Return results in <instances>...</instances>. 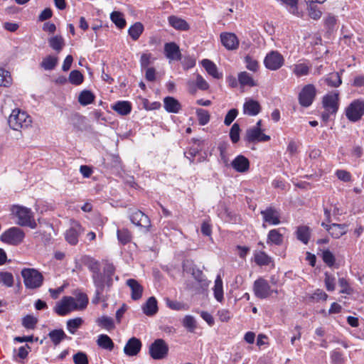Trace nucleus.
I'll return each instance as SVG.
<instances>
[{
  "label": "nucleus",
  "mask_w": 364,
  "mask_h": 364,
  "mask_svg": "<svg viewBox=\"0 0 364 364\" xmlns=\"http://www.w3.org/2000/svg\"><path fill=\"white\" fill-rule=\"evenodd\" d=\"M87 267L92 272V279L95 289L109 291L113 285V276L116 270L114 266L112 264L107 263L102 272L100 263L93 259L90 261Z\"/></svg>",
  "instance_id": "nucleus-1"
},
{
  "label": "nucleus",
  "mask_w": 364,
  "mask_h": 364,
  "mask_svg": "<svg viewBox=\"0 0 364 364\" xmlns=\"http://www.w3.org/2000/svg\"><path fill=\"white\" fill-rule=\"evenodd\" d=\"M11 212L19 225L29 228L37 226L33 213L31 208L23 205H14L11 208Z\"/></svg>",
  "instance_id": "nucleus-2"
},
{
  "label": "nucleus",
  "mask_w": 364,
  "mask_h": 364,
  "mask_svg": "<svg viewBox=\"0 0 364 364\" xmlns=\"http://www.w3.org/2000/svg\"><path fill=\"white\" fill-rule=\"evenodd\" d=\"M31 122V117L20 109H13L8 118L9 126L15 131L28 127Z\"/></svg>",
  "instance_id": "nucleus-3"
},
{
  "label": "nucleus",
  "mask_w": 364,
  "mask_h": 364,
  "mask_svg": "<svg viewBox=\"0 0 364 364\" xmlns=\"http://www.w3.org/2000/svg\"><path fill=\"white\" fill-rule=\"evenodd\" d=\"M21 276L27 289H34L42 286L43 276L36 269L24 268L21 271Z\"/></svg>",
  "instance_id": "nucleus-4"
},
{
  "label": "nucleus",
  "mask_w": 364,
  "mask_h": 364,
  "mask_svg": "<svg viewBox=\"0 0 364 364\" xmlns=\"http://www.w3.org/2000/svg\"><path fill=\"white\" fill-rule=\"evenodd\" d=\"M364 115V100H353L346 109V116L353 122L359 121Z\"/></svg>",
  "instance_id": "nucleus-5"
},
{
  "label": "nucleus",
  "mask_w": 364,
  "mask_h": 364,
  "mask_svg": "<svg viewBox=\"0 0 364 364\" xmlns=\"http://www.w3.org/2000/svg\"><path fill=\"white\" fill-rule=\"evenodd\" d=\"M317 90L313 84H308L303 87L299 94V102L304 107H310L314 101Z\"/></svg>",
  "instance_id": "nucleus-6"
},
{
  "label": "nucleus",
  "mask_w": 364,
  "mask_h": 364,
  "mask_svg": "<svg viewBox=\"0 0 364 364\" xmlns=\"http://www.w3.org/2000/svg\"><path fill=\"white\" fill-rule=\"evenodd\" d=\"M168 353V346L161 339H156L149 346L150 356L154 360H161L166 357Z\"/></svg>",
  "instance_id": "nucleus-7"
},
{
  "label": "nucleus",
  "mask_w": 364,
  "mask_h": 364,
  "mask_svg": "<svg viewBox=\"0 0 364 364\" xmlns=\"http://www.w3.org/2000/svg\"><path fill=\"white\" fill-rule=\"evenodd\" d=\"M25 237L22 229H7L1 236L0 240L6 244L17 245L21 243Z\"/></svg>",
  "instance_id": "nucleus-8"
},
{
  "label": "nucleus",
  "mask_w": 364,
  "mask_h": 364,
  "mask_svg": "<svg viewBox=\"0 0 364 364\" xmlns=\"http://www.w3.org/2000/svg\"><path fill=\"white\" fill-rule=\"evenodd\" d=\"M284 58L283 55L277 50L270 51L264 59V66L270 70H277L283 66Z\"/></svg>",
  "instance_id": "nucleus-9"
},
{
  "label": "nucleus",
  "mask_w": 364,
  "mask_h": 364,
  "mask_svg": "<svg viewBox=\"0 0 364 364\" xmlns=\"http://www.w3.org/2000/svg\"><path fill=\"white\" fill-rule=\"evenodd\" d=\"M253 291L255 296L260 299H267L272 292L277 293V290H272L267 280L259 278L255 280L253 284Z\"/></svg>",
  "instance_id": "nucleus-10"
},
{
  "label": "nucleus",
  "mask_w": 364,
  "mask_h": 364,
  "mask_svg": "<svg viewBox=\"0 0 364 364\" xmlns=\"http://www.w3.org/2000/svg\"><path fill=\"white\" fill-rule=\"evenodd\" d=\"M75 299L72 296H63L54 308V311L59 316H63L72 311L76 310Z\"/></svg>",
  "instance_id": "nucleus-11"
},
{
  "label": "nucleus",
  "mask_w": 364,
  "mask_h": 364,
  "mask_svg": "<svg viewBox=\"0 0 364 364\" xmlns=\"http://www.w3.org/2000/svg\"><path fill=\"white\" fill-rule=\"evenodd\" d=\"M322 105L326 111L336 114L339 107V92L334 91L323 97Z\"/></svg>",
  "instance_id": "nucleus-12"
},
{
  "label": "nucleus",
  "mask_w": 364,
  "mask_h": 364,
  "mask_svg": "<svg viewBox=\"0 0 364 364\" xmlns=\"http://www.w3.org/2000/svg\"><path fill=\"white\" fill-rule=\"evenodd\" d=\"M245 139L248 142L255 141H268L270 140V136L262 133L261 129L250 128L247 130Z\"/></svg>",
  "instance_id": "nucleus-13"
},
{
  "label": "nucleus",
  "mask_w": 364,
  "mask_h": 364,
  "mask_svg": "<svg viewBox=\"0 0 364 364\" xmlns=\"http://www.w3.org/2000/svg\"><path fill=\"white\" fill-rule=\"evenodd\" d=\"M131 222L139 228H151L149 217L139 210L133 211L130 216Z\"/></svg>",
  "instance_id": "nucleus-14"
},
{
  "label": "nucleus",
  "mask_w": 364,
  "mask_h": 364,
  "mask_svg": "<svg viewBox=\"0 0 364 364\" xmlns=\"http://www.w3.org/2000/svg\"><path fill=\"white\" fill-rule=\"evenodd\" d=\"M264 221L269 225H277L280 223L279 212L273 208H268L261 212Z\"/></svg>",
  "instance_id": "nucleus-15"
},
{
  "label": "nucleus",
  "mask_w": 364,
  "mask_h": 364,
  "mask_svg": "<svg viewBox=\"0 0 364 364\" xmlns=\"http://www.w3.org/2000/svg\"><path fill=\"white\" fill-rule=\"evenodd\" d=\"M141 341L136 337H132L127 342L124 348V353L128 356H135L141 350Z\"/></svg>",
  "instance_id": "nucleus-16"
},
{
  "label": "nucleus",
  "mask_w": 364,
  "mask_h": 364,
  "mask_svg": "<svg viewBox=\"0 0 364 364\" xmlns=\"http://www.w3.org/2000/svg\"><path fill=\"white\" fill-rule=\"evenodd\" d=\"M220 40L223 46L228 50H236L239 46V40L235 33H223L220 34Z\"/></svg>",
  "instance_id": "nucleus-17"
},
{
  "label": "nucleus",
  "mask_w": 364,
  "mask_h": 364,
  "mask_svg": "<svg viewBox=\"0 0 364 364\" xmlns=\"http://www.w3.org/2000/svg\"><path fill=\"white\" fill-rule=\"evenodd\" d=\"M164 53L166 57L170 60H180L181 59L179 46L174 42L165 43Z\"/></svg>",
  "instance_id": "nucleus-18"
},
{
  "label": "nucleus",
  "mask_w": 364,
  "mask_h": 364,
  "mask_svg": "<svg viewBox=\"0 0 364 364\" xmlns=\"http://www.w3.org/2000/svg\"><path fill=\"white\" fill-rule=\"evenodd\" d=\"M259 103L252 99H246L243 105V113L249 116H256L261 112Z\"/></svg>",
  "instance_id": "nucleus-19"
},
{
  "label": "nucleus",
  "mask_w": 364,
  "mask_h": 364,
  "mask_svg": "<svg viewBox=\"0 0 364 364\" xmlns=\"http://www.w3.org/2000/svg\"><path fill=\"white\" fill-rule=\"evenodd\" d=\"M232 167L237 172L243 173L250 168V161L243 155H239L231 162Z\"/></svg>",
  "instance_id": "nucleus-20"
},
{
  "label": "nucleus",
  "mask_w": 364,
  "mask_h": 364,
  "mask_svg": "<svg viewBox=\"0 0 364 364\" xmlns=\"http://www.w3.org/2000/svg\"><path fill=\"white\" fill-rule=\"evenodd\" d=\"M164 107L169 113H178L182 109L180 102L173 97H166L164 99Z\"/></svg>",
  "instance_id": "nucleus-21"
},
{
  "label": "nucleus",
  "mask_w": 364,
  "mask_h": 364,
  "mask_svg": "<svg viewBox=\"0 0 364 364\" xmlns=\"http://www.w3.org/2000/svg\"><path fill=\"white\" fill-rule=\"evenodd\" d=\"M127 286L131 289V297L133 300H139L143 293V287L134 279H129L127 280Z\"/></svg>",
  "instance_id": "nucleus-22"
},
{
  "label": "nucleus",
  "mask_w": 364,
  "mask_h": 364,
  "mask_svg": "<svg viewBox=\"0 0 364 364\" xmlns=\"http://www.w3.org/2000/svg\"><path fill=\"white\" fill-rule=\"evenodd\" d=\"M142 310L144 314L148 316L155 315L158 311L157 301L154 296L149 297L146 303L142 306Z\"/></svg>",
  "instance_id": "nucleus-23"
},
{
  "label": "nucleus",
  "mask_w": 364,
  "mask_h": 364,
  "mask_svg": "<svg viewBox=\"0 0 364 364\" xmlns=\"http://www.w3.org/2000/svg\"><path fill=\"white\" fill-rule=\"evenodd\" d=\"M311 68V64L309 61L303 62L294 65L292 72L297 77H301L308 75Z\"/></svg>",
  "instance_id": "nucleus-24"
},
{
  "label": "nucleus",
  "mask_w": 364,
  "mask_h": 364,
  "mask_svg": "<svg viewBox=\"0 0 364 364\" xmlns=\"http://www.w3.org/2000/svg\"><path fill=\"white\" fill-rule=\"evenodd\" d=\"M113 110L120 115H127L132 111V104L128 101H118L112 106Z\"/></svg>",
  "instance_id": "nucleus-25"
},
{
  "label": "nucleus",
  "mask_w": 364,
  "mask_h": 364,
  "mask_svg": "<svg viewBox=\"0 0 364 364\" xmlns=\"http://www.w3.org/2000/svg\"><path fill=\"white\" fill-rule=\"evenodd\" d=\"M168 23L176 30L188 31L189 29V25L185 20L175 16L168 17Z\"/></svg>",
  "instance_id": "nucleus-26"
},
{
  "label": "nucleus",
  "mask_w": 364,
  "mask_h": 364,
  "mask_svg": "<svg viewBox=\"0 0 364 364\" xmlns=\"http://www.w3.org/2000/svg\"><path fill=\"white\" fill-rule=\"evenodd\" d=\"M201 63L210 75L216 79L221 77L222 75L218 73L217 66L213 62L208 59H204L202 60Z\"/></svg>",
  "instance_id": "nucleus-27"
},
{
  "label": "nucleus",
  "mask_w": 364,
  "mask_h": 364,
  "mask_svg": "<svg viewBox=\"0 0 364 364\" xmlns=\"http://www.w3.org/2000/svg\"><path fill=\"white\" fill-rule=\"evenodd\" d=\"M238 82L241 86L255 87L257 85L252 75L245 71L238 74Z\"/></svg>",
  "instance_id": "nucleus-28"
},
{
  "label": "nucleus",
  "mask_w": 364,
  "mask_h": 364,
  "mask_svg": "<svg viewBox=\"0 0 364 364\" xmlns=\"http://www.w3.org/2000/svg\"><path fill=\"white\" fill-rule=\"evenodd\" d=\"M48 337L55 346H58L67 338V336L63 329H55L49 332Z\"/></svg>",
  "instance_id": "nucleus-29"
},
{
  "label": "nucleus",
  "mask_w": 364,
  "mask_h": 364,
  "mask_svg": "<svg viewBox=\"0 0 364 364\" xmlns=\"http://www.w3.org/2000/svg\"><path fill=\"white\" fill-rule=\"evenodd\" d=\"M97 343L100 347L108 350H112L114 347V342L110 337L106 334L100 335Z\"/></svg>",
  "instance_id": "nucleus-30"
},
{
  "label": "nucleus",
  "mask_w": 364,
  "mask_h": 364,
  "mask_svg": "<svg viewBox=\"0 0 364 364\" xmlns=\"http://www.w3.org/2000/svg\"><path fill=\"white\" fill-rule=\"evenodd\" d=\"M95 95L90 90H82L78 97V102L81 105L86 106L93 102Z\"/></svg>",
  "instance_id": "nucleus-31"
},
{
  "label": "nucleus",
  "mask_w": 364,
  "mask_h": 364,
  "mask_svg": "<svg viewBox=\"0 0 364 364\" xmlns=\"http://www.w3.org/2000/svg\"><path fill=\"white\" fill-rule=\"evenodd\" d=\"M230 145L226 141H221L219 143L218 149L220 151V157L221 162L225 166H229V159L228 156V149Z\"/></svg>",
  "instance_id": "nucleus-32"
},
{
  "label": "nucleus",
  "mask_w": 364,
  "mask_h": 364,
  "mask_svg": "<svg viewBox=\"0 0 364 364\" xmlns=\"http://www.w3.org/2000/svg\"><path fill=\"white\" fill-rule=\"evenodd\" d=\"M191 274L194 279L200 284L203 289H205L208 286L209 282L206 279L203 272L198 268L193 267Z\"/></svg>",
  "instance_id": "nucleus-33"
},
{
  "label": "nucleus",
  "mask_w": 364,
  "mask_h": 364,
  "mask_svg": "<svg viewBox=\"0 0 364 364\" xmlns=\"http://www.w3.org/2000/svg\"><path fill=\"white\" fill-rule=\"evenodd\" d=\"M213 292L215 299L218 301H222L223 299V281L220 275H218L215 279Z\"/></svg>",
  "instance_id": "nucleus-34"
},
{
  "label": "nucleus",
  "mask_w": 364,
  "mask_h": 364,
  "mask_svg": "<svg viewBox=\"0 0 364 364\" xmlns=\"http://www.w3.org/2000/svg\"><path fill=\"white\" fill-rule=\"evenodd\" d=\"M50 48L58 53L60 52L65 45L64 39L60 36H53L48 40Z\"/></svg>",
  "instance_id": "nucleus-35"
},
{
  "label": "nucleus",
  "mask_w": 364,
  "mask_h": 364,
  "mask_svg": "<svg viewBox=\"0 0 364 364\" xmlns=\"http://www.w3.org/2000/svg\"><path fill=\"white\" fill-rule=\"evenodd\" d=\"M283 4L286 6V8L289 13L294 16L300 17L301 16V12L298 9V0H280Z\"/></svg>",
  "instance_id": "nucleus-36"
},
{
  "label": "nucleus",
  "mask_w": 364,
  "mask_h": 364,
  "mask_svg": "<svg viewBox=\"0 0 364 364\" xmlns=\"http://www.w3.org/2000/svg\"><path fill=\"white\" fill-rule=\"evenodd\" d=\"M75 305L77 306L76 310L85 309L88 304V297L86 294L83 292H78L75 294Z\"/></svg>",
  "instance_id": "nucleus-37"
},
{
  "label": "nucleus",
  "mask_w": 364,
  "mask_h": 364,
  "mask_svg": "<svg viewBox=\"0 0 364 364\" xmlns=\"http://www.w3.org/2000/svg\"><path fill=\"white\" fill-rule=\"evenodd\" d=\"M326 84L331 87H338L341 83L342 80L338 73H330L325 79Z\"/></svg>",
  "instance_id": "nucleus-38"
},
{
  "label": "nucleus",
  "mask_w": 364,
  "mask_h": 364,
  "mask_svg": "<svg viewBox=\"0 0 364 364\" xmlns=\"http://www.w3.org/2000/svg\"><path fill=\"white\" fill-rule=\"evenodd\" d=\"M58 63V58L53 55H48L43 59L41 66L46 70H53Z\"/></svg>",
  "instance_id": "nucleus-39"
},
{
  "label": "nucleus",
  "mask_w": 364,
  "mask_h": 364,
  "mask_svg": "<svg viewBox=\"0 0 364 364\" xmlns=\"http://www.w3.org/2000/svg\"><path fill=\"white\" fill-rule=\"evenodd\" d=\"M143 31V25L140 22H136L129 28L128 33L134 41H136L142 33Z\"/></svg>",
  "instance_id": "nucleus-40"
},
{
  "label": "nucleus",
  "mask_w": 364,
  "mask_h": 364,
  "mask_svg": "<svg viewBox=\"0 0 364 364\" xmlns=\"http://www.w3.org/2000/svg\"><path fill=\"white\" fill-rule=\"evenodd\" d=\"M80 232L77 229H67L65 232L66 241L72 245H75L78 242Z\"/></svg>",
  "instance_id": "nucleus-41"
},
{
  "label": "nucleus",
  "mask_w": 364,
  "mask_h": 364,
  "mask_svg": "<svg viewBox=\"0 0 364 364\" xmlns=\"http://www.w3.org/2000/svg\"><path fill=\"white\" fill-rule=\"evenodd\" d=\"M112 21L119 28H123L126 26V21L123 14L119 11H113L110 15Z\"/></svg>",
  "instance_id": "nucleus-42"
},
{
  "label": "nucleus",
  "mask_w": 364,
  "mask_h": 364,
  "mask_svg": "<svg viewBox=\"0 0 364 364\" xmlns=\"http://www.w3.org/2000/svg\"><path fill=\"white\" fill-rule=\"evenodd\" d=\"M82 323L83 320L80 317L69 319L67 321V329L70 333L74 334Z\"/></svg>",
  "instance_id": "nucleus-43"
},
{
  "label": "nucleus",
  "mask_w": 364,
  "mask_h": 364,
  "mask_svg": "<svg viewBox=\"0 0 364 364\" xmlns=\"http://www.w3.org/2000/svg\"><path fill=\"white\" fill-rule=\"evenodd\" d=\"M97 323L100 326L107 329V331H111L114 328L113 319L107 316H103L99 318L97 321Z\"/></svg>",
  "instance_id": "nucleus-44"
},
{
  "label": "nucleus",
  "mask_w": 364,
  "mask_h": 364,
  "mask_svg": "<svg viewBox=\"0 0 364 364\" xmlns=\"http://www.w3.org/2000/svg\"><path fill=\"white\" fill-rule=\"evenodd\" d=\"M117 238L119 242L124 245L132 240V235L128 229H117Z\"/></svg>",
  "instance_id": "nucleus-45"
},
{
  "label": "nucleus",
  "mask_w": 364,
  "mask_h": 364,
  "mask_svg": "<svg viewBox=\"0 0 364 364\" xmlns=\"http://www.w3.org/2000/svg\"><path fill=\"white\" fill-rule=\"evenodd\" d=\"M321 256L324 263L330 267H333L336 262V258L333 254L328 249L321 250Z\"/></svg>",
  "instance_id": "nucleus-46"
},
{
  "label": "nucleus",
  "mask_w": 364,
  "mask_h": 364,
  "mask_svg": "<svg viewBox=\"0 0 364 364\" xmlns=\"http://www.w3.org/2000/svg\"><path fill=\"white\" fill-rule=\"evenodd\" d=\"M84 77L82 74L77 70H72L70 73L68 80L74 85H79L82 83Z\"/></svg>",
  "instance_id": "nucleus-47"
},
{
  "label": "nucleus",
  "mask_w": 364,
  "mask_h": 364,
  "mask_svg": "<svg viewBox=\"0 0 364 364\" xmlns=\"http://www.w3.org/2000/svg\"><path fill=\"white\" fill-rule=\"evenodd\" d=\"M316 4V3H309V4H307L309 15L310 18L314 20L319 19L322 15V12L318 8Z\"/></svg>",
  "instance_id": "nucleus-48"
},
{
  "label": "nucleus",
  "mask_w": 364,
  "mask_h": 364,
  "mask_svg": "<svg viewBox=\"0 0 364 364\" xmlns=\"http://www.w3.org/2000/svg\"><path fill=\"white\" fill-rule=\"evenodd\" d=\"M196 115L200 125H205L210 121V114L205 109L201 108L197 109Z\"/></svg>",
  "instance_id": "nucleus-49"
},
{
  "label": "nucleus",
  "mask_w": 364,
  "mask_h": 364,
  "mask_svg": "<svg viewBox=\"0 0 364 364\" xmlns=\"http://www.w3.org/2000/svg\"><path fill=\"white\" fill-rule=\"evenodd\" d=\"M255 261L259 266L268 265L271 258L264 252H259L255 255Z\"/></svg>",
  "instance_id": "nucleus-50"
},
{
  "label": "nucleus",
  "mask_w": 364,
  "mask_h": 364,
  "mask_svg": "<svg viewBox=\"0 0 364 364\" xmlns=\"http://www.w3.org/2000/svg\"><path fill=\"white\" fill-rule=\"evenodd\" d=\"M267 242L279 245L282 242V235L275 229H272L268 234Z\"/></svg>",
  "instance_id": "nucleus-51"
},
{
  "label": "nucleus",
  "mask_w": 364,
  "mask_h": 364,
  "mask_svg": "<svg viewBox=\"0 0 364 364\" xmlns=\"http://www.w3.org/2000/svg\"><path fill=\"white\" fill-rule=\"evenodd\" d=\"M0 282L8 287H12L14 284L13 274L8 272H0Z\"/></svg>",
  "instance_id": "nucleus-52"
},
{
  "label": "nucleus",
  "mask_w": 364,
  "mask_h": 364,
  "mask_svg": "<svg viewBox=\"0 0 364 364\" xmlns=\"http://www.w3.org/2000/svg\"><path fill=\"white\" fill-rule=\"evenodd\" d=\"M183 325L188 331L193 332L196 328V321L193 316L188 315L183 319Z\"/></svg>",
  "instance_id": "nucleus-53"
},
{
  "label": "nucleus",
  "mask_w": 364,
  "mask_h": 364,
  "mask_svg": "<svg viewBox=\"0 0 364 364\" xmlns=\"http://www.w3.org/2000/svg\"><path fill=\"white\" fill-rule=\"evenodd\" d=\"M154 58L151 53H142L140 58V65L141 69H145L150 65Z\"/></svg>",
  "instance_id": "nucleus-54"
},
{
  "label": "nucleus",
  "mask_w": 364,
  "mask_h": 364,
  "mask_svg": "<svg viewBox=\"0 0 364 364\" xmlns=\"http://www.w3.org/2000/svg\"><path fill=\"white\" fill-rule=\"evenodd\" d=\"M37 322V318L27 315L23 318L22 325L27 329H34Z\"/></svg>",
  "instance_id": "nucleus-55"
},
{
  "label": "nucleus",
  "mask_w": 364,
  "mask_h": 364,
  "mask_svg": "<svg viewBox=\"0 0 364 364\" xmlns=\"http://www.w3.org/2000/svg\"><path fill=\"white\" fill-rule=\"evenodd\" d=\"M324 282L326 288L328 291H333L335 289L336 278L333 275L326 272Z\"/></svg>",
  "instance_id": "nucleus-56"
},
{
  "label": "nucleus",
  "mask_w": 364,
  "mask_h": 364,
  "mask_svg": "<svg viewBox=\"0 0 364 364\" xmlns=\"http://www.w3.org/2000/svg\"><path fill=\"white\" fill-rule=\"evenodd\" d=\"M11 83V77L7 70L0 68V86L8 87Z\"/></svg>",
  "instance_id": "nucleus-57"
},
{
  "label": "nucleus",
  "mask_w": 364,
  "mask_h": 364,
  "mask_svg": "<svg viewBox=\"0 0 364 364\" xmlns=\"http://www.w3.org/2000/svg\"><path fill=\"white\" fill-rule=\"evenodd\" d=\"M296 237L299 240L304 244H307L310 238L309 229H297Z\"/></svg>",
  "instance_id": "nucleus-58"
},
{
  "label": "nucleus",
  "mask_w": 364,
  "mask_h": 364,
  "mask_svg": "<svg viewBox=\"0 0 364 364\" xmlns=\"http://www.w3.org/2000/svg\"><path fill=\"white\" fill-rule=\"evenodd\" d=\"M240 126L237 123H235L230 131V138L233 144L237 143L240 140Z\"/></svg>",
  "instance_id": "nucleus-59"
},
{
  "label": "nucleus",
  "mask_w": 364,
  "mask_h": 364,
  "mask_svg": "<svg viewBox=\"0 0 364 364\" xmlns=\"http://www.w3.org/2000/svg\"><path fill=\"white\" fill-rule=\"evenodd\" d=\"M245 63L246 64V68L251 71L256 72L258 69V62L252 57L250 55H247L245 58Z\"/></svg>",
  "instance_id": "nucleus-60"
},
{
  "label": "nucleus",
  "mask_w": 364,
  "mask_h": 364,
  "mask_svg": "<svg viewBox=\"0 0 364 364\" xmlns=\"http://www.w3.org/2000/svg\"><path fill=\"white\" fill-rule=\"evenodd\" d=\"M328 295L322 290L317 289L312 295L309 297V301H318L320 300L326 301Z\"/></svg>",
  "instance_id": "nucleus-61"
},
{
  "label": "nucleus",
  "mask_w": 364,
  "mask_h": 364,
  "mask_svg": "<svg viewBox=\"0 0 364 364\" xmlns=\"http://www.w3.org/2000/svg\"><path fill=\"white\" fill-rule=\"evenodd\" d=\"M238 114V110L237 109H231L228 111L227 114L225 117L224 124L226 126H229L232 124V122L235 120Z\"/></svg>",
  "instance_id": "nucleus-62"
},
{
  "label": "nucleus",
  "mask_w": 364,
  "mask_h": 364,
  "mask_svg": "<svg viewBox=\"0 0 364 364\" xmlns=\"http://www.w3.org/2000/svg\"><path fill=\"white\" fill-rule=\"evenodd\" d=\"M73 361L75 364H88L87 355L81 351L77 352L73 355Z\"/></svg>",
  "instance_id": "nucleus-63"
},
{
  "label": "nucleus",
  "mask_w": 364,
  "mask_h": 364,
  "mask_svg": "<svg viewBox=\"0 0 364 364\" xmlns=\"http://www.w3.org/2000/svg\"><path fill=\"white\" fill-rule=\"evenodd\" d=\"M335 174L339 180L343 182H349L351 181L352 176L350 173L346 170H337Z\"/></svg>",
  "instance_id": "nucleus-64"
}]
</instances>
